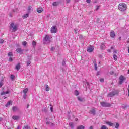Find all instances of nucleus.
I'll list each match as a JSON object with an SVG mask.
<instances>
[{"instance_id":"obj_1","label":"nucleus","mask_w":129,"mask_h":129,"mask_svg":"<svg viewBox=\"0 0 129 129\" xmlns=\"http://www.w3.org/2000/svg\"><path fill=\"white\" fill-rule=\"evenodd\" d=\"M51 39H52V36L51 35H45V37L43 40V44L46 45L47 44L50 43L51 42Z\"/></svg>"},{"instance_id":"obj_2","label":"nucleus","mask_w":129,"mask_h":129,"mask_svg":"<svg viewBox=\"0 0 129 129\" xmlns=\"http://www.w3.org/2000/svg\"><path fill=\"white\" fill-rule=\"evenodd\" d=\"M118 9L121 12H125V11H126V9H127V6L125 3H120L118 5Z\"/></svg>"},{"instance_id":"obj_3","label":"nucleus","mask_w":129,"mask_h":129,"mask_svg":"<svg viewBox=\"0 0 129 129\" xmlns=\"http://www.w3.org/2000/svg\"><path fill=\"white\" fill-rule=\"evenodd\" d=\"M10 29H12V32H16L19 28V26L17 24H15L14 23H11L10 25Z\"/></svg>"},{"instance_id":"obj_4","label":"nucleus","mask_w":129,"mask_h":129,"mask_svg":"<svg viewBox=\"0 0 129 129\" xmlns=\"http://www.w3.org/2000/svg\"><path fill=\"white\" fill-rule=\"evenodd\" d=\"M100 104L102 105V106H103V107H109L111 106V105H110V103H106L104 102H101Z\"/></svg>"},{"instance_id":"obj_5","label":"nucleus","mask_w":129,"mask_h":129,"mask_svg":"<svg viewBox=\"0 0 129 129\" xmlns=\"http://www.w3.org/2000/svg\"><path fill=\"white\" fill-rule=\"evenodd\" d=\"M94 50V47L93 46H88L87 48V51L88 52V53H91L93 52V50Z\"/></svg>"},{"instance_id":"obj_6","label":"nucleus","mask_w":129,"mask_h":129,"mask_svg":"<svg viewBox=\"0 0 129 129\" xmlns=\"http://www.w3.org/2000/svg\"><path fill=\"white\" fill-rule=\"evenodd\" d=\"M51 32L54 34L57 33V27L56 26H53L51 28Z\"/></svg>"},{"instance_id":"obj_7","label":"nucleus","mask_w":129,"mask_h":129,"mask_svg":"<svg viewBox=\"0 0 129 129\" xmlns=\"http://www.w3.org/2000/svg\"><path fill=\"white\" fill-rule=\"evenodd\" d=\"M29 91V89L28 88H25L24 90H23V97L24 99H26V97H27V92Z\"/></svg>"},{"instance_id":"obj_8","label":"nucleus","mask_w":129,"mask_h":129,"mask_svg":"<svg viewBox=\"0 0 129 129\" xmlns=\"http://www.w3.org/2000/svg\"><path fill=\"white\" fill-rule=\"evenodd\" d=\"M126 78H125L123 76H120L119 77V83L120 84H122V82L126 80Z\"/></svg>"},{"instance_id":"obj_9","label":"nucleus","mask_w":129,"mask_h":129,"mask_svg":"<svg viewBox=\"0 0 129 129\" xmlns=\"http://www.w3.org/2000/svg\"><path fill=\"white\" fill-rule=\"evenodd\" d=\"M96 112V111L94 108L92 109L91 110L89 111V113H90V114H92L93 115H95Z\"/></svg>"},{"instance_id":"obj_10","label":"nucleus","mask_w":129,"mask_h":129,"mask_svg":"<svg viewBox=\"0 0 129 129\" xmlns=\"http://www.w3.org/2000/svg\"><path fill=\"white\" fill-rule=\"evenodd\" d=\"M24 51V50H23L21 48H17L16 49V52L17 53H19V54H23V52Z\"/></svg>"},{"instance_id":"obj_11","label":"nucleus","mask_w":129,"mask_h":129,"mask_svg":"<svg viewBox=\"0 0 129 129\" xmlns=\"http://www.w3.org/2000/svg\"><path fill=\"white\" fill-rule=\"evenodd\" d=\"M115 94H116V93L115 91L110 93L109 94H108V97H112V96H114Z\"/></svg>"},{"instance_id":"obj_12","label":"nucleus","mask_w":129,"mask_h":129,"mask_svg":"<svg viewBox=\"0 0 129 129\" xmlns=\"http://www.w3.org/2000/svg\"><path fill=\"white\" fill-rule=\"evenodd\" d=\"M12 110L13 111H14V112H16V111H18V110H19V108H18V107L17 106H13L12 107Z\"/></svg>"},{"instance_id":"obj_13","label":"nucleus","mask_w":129,"mask_h":129,"mask_svg":"<svg viewBox=\"0 0 129 129\" xmlns=\"http://www.w3.org/2000/svg\"><path fill=\"white\" fill-rule=\"evenodd\" d=\"M66 68V63H65V62L63 61L62 62V68H61V70L64 71V70H65Z\"/></svg>"},{"instance_id":"obj_14","label":"nucleus","mask_w":129,"mask_h":129,"mask_svg":"<svg viewBox=\"0 0 129 129\" xmlns=\"http://www.w3.org/2000/svg\"><path fill=\"white\" fill-rule=\"evenodd\" d=\"M12 118L14 120H18V119H20V116L14 115V116H13Z\"/></svg>"},{"instance_id":"obj_15","label":"nucleus","mask_w":129,"mask_h":129,"mask_svg":"<svg viewBox=\"0 0 129 129\" xmlns=\"http://www.w3.org/2000/svg\"><path fill=\"white\" fill-rule=\"evenodd\" d=\"M110 36L111 38H114V37H115V33H114V31H111L110 33Z\"/></svg>"},{"instance_id":"obj_16","label":"nucleus","mask_w":129,"mask_h":129,"mask_svg":"<svg viewBox=\"0 0 129 129\" xmlns=\"http://www.w3.org/2000/svg\"><path fill=\"white\" fill-rule=\"evenodd\" d=\"M10 93V91H7L6 92H2L1 93V95H6V94H9Z\"/></svg>"},{"instance_id":"obj_17","label":"nucleus","mask_w":129,"mask_h":129,"mask_svg":"<svg viewBox=\"0 0 129 129\" xmlns=\"http://www.w3.org/2000/svg\"><path fill=\"white\" fill-rule=\"evenodd\" d=\"M20 68H21V66L20 65V63H18L17 65L16 66L15 69H16L17 71H19Z\"/></svg>"},{"instance_id":"obj_18","label":"nucleus","mask_w":129,"mask_h":129,"mask_svg":"<svg viewBox=\"0 0 129 129\" xmlns=\"http://www.w3.org/2000/svg\"><path fill=\"white\" fill-rule=\"evenodd\" d=\"M12 105V101H9L7 102V103L5 105V106L6 107H8L9 106H10V105Z\"/></svg>"},{"instance_id":"obj_19","label":"nucleus","mask_w":129,"mask_h":129,"mask_svg":"<svg viewBox=\"0 0 129 129\" xmlns=\"http://www.w3.org/2000/svg\"><path fill=\"white\" fill-rule=\"evenodd\" d=\"M28 17H29V13L23 15L22 18L23 19H27Z\"/></svg>"},{"instance_id":"obj_20","label":"nucleus","mask_w":129,"mask_h":129,"mask_svg":"<svg viewBox=\"0 0 129 129\" xmlns=\"http://www.w3.org/2000/svg\"><path fill=\"white\" fill-rule=\"evenodd\" d=\"M45 90L46 91H50V88L49 87V85H45Z\"/></svg>"},{"instance_id":"obj_21","label":"nucleus","mask_w":129,"mask_h":129,"mask_svg":"<svg viewBox=\"0 0 129 129\" xmlns=\"http://www.w3.org/2000/svg\"><path fill=\"white\" fill-rule=\"evenodd\" d=\"M84 128H85V127H84L83 125L78 126L77 128V129H84Z\"/></svg>"},{"instance_id":"obj_22","label":"nucleus","mask_w":129,"mask_h":129,"mask_svg":"<svg viewBox=\"0 0 129 129\" xmlns=\"http://www.w3.org/2000/svg\"><path fill=\"white\" fill-rule=\"evenodd\" d=\"M23 129H31V127L29 125H26L24 126Z\"/></svg>"},{"instance_id":"obj_23","label":"nucleus","mask_w":129,"mask_h":129,"mask_svg":"<svg viewBox=\"0 0 129 129\" xmlns=\"http://www.w3.org/2000/svg\"><path fill=\"white\" fill-rule=\"evenodd\" d=\"M106 124H108V125H110V126H113V123L111 122H107Z\"/></svg>"},{"instance_id":"obj_24","label":"nucleus","mask_w":129,"mask_h":129,"mask_svg":"<svg viewBox=\"0 0 129 129\" xmlns=\"http://www.w3.org/2000/svg\"><path fill=\"white\" fill-rule=\"evenodd\" d=\"M79 93L78 92V91L77 90H75V95H76V96H77L78 95H79Z\"/></svg>"},{"instance_id":"obj_25","label":"nucleus","mask_w":129,"mask_h":129,"mask_svg":"<svg viewBox=\"0 0 129 129\" xmlns=\"http://www.w3.org/2000/svg\"><path fill=\"white\" fill-rule=\"evenodd\" d=\"M113 58L115 61H116V60H117V56L116 54L113 55Z\"/></svg>"},{"instance_id":"obj_26","label":"nucleus","mask_w":129,"mask_h":129,"mask_svg":"<svg viewBox=\"0 0 129 129\" xmlns=\"http://www.w3.org/2000/svg\"><path fill=\"white\" fill-rule=\"evenodd\" d=\"M4 85V81H1L0 82V88Z\"/></svg>"},{"instance_id":"obj_27","label":"nucleus","mask_w":129,"mask_h":129,"mask_svg":"<svg viewBox=\"0 0 129 129\" xmlns=\"http://www.w3.org/2000/svg\"><path fill=\"white\" fill-rule=\"evenodd\" d=\"M69 125L71 128H73V123L72 122L70 123Z\"/></svg>"},{"instance_id":"obj_28","label":"nucleus","mask_w":129,"mask_h":129,"mask_svg":"<svg viewBox=\"0 0 129 129\" xmlns=\"http://www.w3.org/2000/svg\"><path fill=\"white\" fill-rule=\"evenodd\" d=\"M104 48V44L103 43L102 44V45L100 46V48L101 50H103Z\"/></svg>"},{"instance_id":"obj_29","label":"nucleus","mask_w":129,"mask_h":129,"mask_svg":"<svg viewBox=\"0 0 129 129\" xmlns=\"http://www.w3.org/2000/svg\"><path fill=\"white\" fill-rule=\"evenodd\" d=\"M52 5L54 6H58V3L57 2H53L52 4Z\"/></svg>"},{"instance_id":"obj_30","label":"nucleus","mask_w":129,"mask_h":129,"mask_svg":"<svg viewBox=\"0 0 129 129\" xmlns=\"http://www.w3.org/2000/svg\"><path fill=\"white\" fill-rule=\"evenodd\" d=\"M42 11H43V10H42V9H38L37 10V12L38 13H42Z\"/></svg>"},{"instance_id":"obj_31","label":"nucleus","mask_w":129,"mask_h":129,"mask_svg":"<svg viewBox=\"0 0 129 129\" xmlns=\"http://www.w3.org/2000/svg\"><path fill=\"white\" fill-rule=\"evenodd\" d=\"M101 129H107V127H106V126H105V125H103L101 127Z\"/></svg>"},{"instance_id":"obj_32","label":"nucleus","mask_w":129,"mask_h":129,"mask_svg":"<svg viewBox=\"0 0 129 129\" xmlns=\"http://www.w3.org/2000/svg\"><path fill=\"white\" fill-rule=\"evenodd\" d=\"M8 56H9V57H12V56H13V53H12V52H9V53H8Z\"/></svg>"},{"instance_id":"obj_33","label":"nucleus","mask_w":129,"mask_h":129,"mask_svg":"<svg viewBox=\"0 0 129 129\" xmlns=\"http://www.w3.org/2000/svg\"><path fill=\"white\" fill-rule=\"evenodd\" d=\"M22 45L23 46H26V45H27V42H26V41L23 42H22Z\"/></svg>"},{"instance_id":"obj_34","label":"nucleus","mask_w":129,"mask_h":129,"mask_svg":"<svg viewBox=\"0 0 129 129\" xmlns=\"http://www.w3.org/2000/svg\"><path fill=\"white\" fill-rule=\"evenodd\" d=\"M27 66H30V64H31V61L30 60L28 61L27 62Z\"/></svg>"},{"instance_id":"obj_35","label":"nucleus","mask_w":129,"mask_h":129,"mask_svg":"<svg viewBox=\"0 0 129 129\" xmlns=\"http://www.w3.org/2000/svg\"><path fill=\"white\" fill-rule=\"evenodd\" d=\"M94 66L95 67V70L96 71L97 70V64H94Z\"/></svg>"},{"instance_id":"obj_36","label":"nucleus","mask_w":129,"mask_h":129,"mask_svg":"<svg viewBox=\"0 0 129 129\" xmlns=\"http://www.w3.org/2000/svg\"><path fill=\"white\" fill-rule=\"evenodd\" d=\"M46 124H47V125H49L51 124V122H50V121H47Z\"/></svg>"},{"instance_id":"obj_37","label":"nucleus","mask_w":129,"mask_h":129,"mask_svg":"<svg viewBox=\"0 0 129 129\" xmlns=\"http://www.w3.org/2000/svg\"><path fill=\"white\" fill-rule=\"evenodd\" d=\"M32 45H33V47H35V46H36V42L33 41Z\"/></svg>"},{"instance_id":"obj_38","label":"nucleus","mask_w":129,"mask_h":129,"mask_svg":"<svg viewBox=\"0 0 129 129\" xmlns=\"http://www.w3.org/2000/svg\"><path fill=\"white\" fill-rule=\"evenodd\" d=\"M10 77L12 79H15V76H14V75H11Z\"/></svg>"},{"instance_id":"obj_39","label":"nucleus","mask_w":129,"mask_h":129,"mask_svg":"<svg viewBox=\"0 0 129 129\" xmlns=\"http://www.w3.org/2000/svg\"><path fill=\"white\" fill-rule=\"evenodd\" d=\"M100 81L101 82H104V79H103V78H101V79H100Z\"/></svg>"},{"instance_id":"obj_40","label":"nucleus","mask_w":129,"mask_h":129,"mask_svg":"<svg viewBox=\"0 0 129 129\" xmlns=\"http://www.w3.org/2000/svg\"><path fill=\"white\" fill-rule=\"evenodd\" d=\"M44 112H47V111H48V109H47V108H45L43 110Z\"/></svg>"},{"instance_id":"obj_41","label":"nucleus","mask_w":129,"mask_h":129,"mask_svg":"<svg viewBox=\"0 0 129 129\" xmlns=\"http://www.w3.org/2000/svg\"><path fill=\"white\" fill-rule=\"evenodd\" d=\"M99 21H100V19H99V18H97L96 20V23H99Z\"/></svg>"},{"instance_id":"obj_42","label":"nucleus","mask_w":129,"mask_h":129,"mask_svg":"<svg viewBox=\"0 0 129 129\" xmlns=\"http://www.w3.org/2000/svg\"><path fill=\"white\" fill-rule=\"evenodd\" d=\"M118 126H119V124L118 123H116L115 128H118Z\"/></svg>"},{"instance_id":"obj_43","label":"nucleus","mask_w":129,"mask_h":129,"mask_svg":"<svg viewBox=\"0 0 129 129\" xmlns=\"http://www.w3.org/2000/svg\"><path fill=\"white\" fill-rule=\"evenodd\" d=\"M9 62H12L13 61V58L12 57L9 58Z\"/></svg>"},{"instance_id":"obj_44","label":"nucleus","mask_w":129,"mask_h":129,"mask_svg":"<svg viewBox=\"0 0 129 129\" xmlns=\"http://www.w3.org/2000/svg\"><path fill=\"white\" fill-rule=\"evenodd\" d=\"M78 100H79V101H82V99L79 97H78Z\"/></svg>"},{"instance_id":"obj_45","label":"nucleus","mask_w":129,"mask_h":129,"mask_svg":"<svg viewBox=\"0 0 129 129\" xmlns=\"http://www.w3.org/2000/svg\"><path fill=\"white\" fill-rule=\"evenodd\" d=\"M85 85H86V86H89V83L86 82Z\"/></svg>"},{"instance_id":"obj_46","label":"nucleus","mask_w":129,"mask_h":129,"mask_svg":"<svg viewBox=\"0 0 129 129\" xmlns=\"http://www.w3.org/2000/svg\"><path fill=\"white\" fill-rule=\"evenodd\" d=\"M100 75V71H98L97 72V76H98V75Z\"/></svg>"},{"instance_id":"obj_47","label":"nucleus","mask_w":129,"mask_h":129,"mask_svg":"<svg viewBox=\"0 0 129 129\" xmlns=\"http://www.w3.org/2000/svg\"><path fill=\"white\" fill-rule=\"evenodd\" d=\"M4 43V40L1 39L0 40V44H3Z\"/></svg>"},{"instance_id":"obj_48","label":"nucleus","mask_w":129,"mask_h":129,"mask_svg":"<svg viewBox=\"0 0 129 129\" xmlns=\"http://www.w3.org/2000/svg\"><path fill=\"white\" fill-rule=\"evenodd\" d=\"M86 2L88 3V4H90V2H91V0H86Z\"/></svg>"},{"instance_id":"obj_49","label":"nucleus","mask_w":129,"mask_h":129,"mask_svg":"<svg viewBox=\"0 0 129 129\" xmlns=\"http://www.w3.org/2000/svg\"><path fill=\"white\" fill-rule=\"evenodd\" d=\"M98 10H99V6H97L96 8V11H98Z\"/></svg>"},{"instance_id":"obj_50","label":"nucleus","mask_w":129,"mask_h":129,"mask_svg":"<svg viewBox=\"0 0 129 129\" xmlns=\"http://www.w3.org/2000/svg\"><path fill=\"white\" fill-rule=\"evenodd\" d=\"M94 65H95L96 64V60L94 59L93 61Z\"/></svg>"},{"instance_id":"obj_51","label":"nucleus","mask_w":129,"mask_h":129,"mask_svg":"<svg viewBox=\"0 0 129 129\" xmlns=\"http://www.w3.org/2000/svg\"><path fill=\"white\" fill-rule=\"evenodd\" d=\"M31 9H32V7L31 6H29L28 7V11H31Z\"/></svg>"},{"instance_id":"obj_52","label":"nucleus","mask_w":129,"mask_h":129,"mask_svg":"<svg viewBox=\"0 0 129 129\" xmlns=\"http://www.w3.org/2000/svg\"><path fill=\"white\" fill-rule=\"evenodd\" d=\"M54 50H55V48H54V47L51 48V51H54Z\"/></svg>"},{"instance_id":"obj_53","label":"nucleus","mask_w":129,"mask_h":129,"mask_svg":"<svg viewBox=\"0 0 129 129\" xmlns=\"http://www.w3.org/2000/svg\"><path fill=\"white\" fill-rule=\"evenodd\" d=\"M67 4H69L70 3V0H66Z\"/></svg>"},{"instance_id":"obj_54","label":"nucleus","mask_w":129,"mask_h":129,"mask_svg":"<svg viewBox=\"0 0 129 129\" xmlns=\"http://www.w3.org/2000/svg\"><path fill=\"white\" fill-rule=\"evenodd\" d=\"M77 31V29H74L75 34H77V32H76Z\"/></svg>"},{"instance_id":"obj_55","label":"nucleus","mask_w":129,"mask_h":129,"mask_svg":"<svg viewBox=\"0 0 129 129\" xmlns=\"http://www.w3.org/2000/svg\"><path fill=\"white\" fill-rule=\"evenodd\" d=\"M50 110H51V112H53V107H50Z\"/></svg>"},{"instance_id":"obj_56","label":"nucleus","mask_w":129,"mask_h":129,"mask_svg":"<svg viewBox=\"0 0 129 129\" xmlns=\"http://www.w3.org/2000/svg\"><path fill=\"white\" fill-rule=\"evenodd\" d=\"M18 11V9L15 8L14 10H13V12H17Z\"/></svg>"},{"instance_id":"obj_57","label":"nucleus","mask_w":129,"mask_h":129,"mask_svg":"<svg viewBox=\"0 0 129 129\" xmlns=\"http://www.w3.org/2000/svg\"><path fill=\"white\" fill-rule=\"evenodd\" d=\"M113 53H114V54H116V53H117V52L116 51V50H114L113 51Z\"/></svg>"},{"instance_id":"obj_58","label":"nucleus","mask_w":129,"mask_h":129,"mask_svg":"<svg viewBox=\"0 0 129 129\" xmlns=\"http://www.w3.org/2000/svg\"><path fill=\"white\" fill-rule=\"evenodd\" d=\"M126 107H127V106H123L122 108H126Z\"/></svg>"},{"instance_id":"obj_59","label":"nucleus","mask_w":129,"mask_h":129,"mask_svg":"<svg viewBox=\"0 0 129 129\" xmlns=\"http://www.w3.org/2000/svg\"><path fill=\"white\" fill-rule=\"evenodd\" d=\"M110 74H111V75L113 74V72H110Z\"/></svg>"},{"instance_id":"obj_60","label":"nucleus","mask_w":129,"mask_h":129,"mask_svg":"<svg viewBox=\"0 0 129 129\" xmlns=\"http://www.w3.org/2000/svg\"><path fill=\"white\" fill-rule=\"evenodd\" d=\"M89 128H90V129H93V127L91 126Z\"/></svg>"},{"instance_id":"obj_61","label":"nucleus","mask_w":129,"mask_h":129,"mask_svg":"<svg viewBox=\"0 0 129 129\" xmlns=\"http://www.w3.org/2000/svg\"><path fill=\"white\" fill-rule=\"evenodd\" d=\"M16 129H20V125H18V126H17V128Z\"/></svg>"},{"instance_id":"obj_62","label":"nucleus","mask_w":129,"mask_h":129,"mask_svg":"<svg viewBox=\"0 0 129 129\" xmlns=\"http://www.w3.org/2000/svg\"><path fill=\"white\" fill-rule=\"evenodd\" d=\"M28 59L29 60H31V57L28 56Z\"/></svg>"},{"instance_id":"obj_63","label":"nucleus","mask_w":129,"mask_h":129,"mask_svg":"<svg viewBox=\"0 0 129 129\" xmlns=\"http://www.w3.org/2000/svg\"><path fill=\"white\" fill-rule=\"evenodd\" d=\"M80 38H82L83 36H82V35H80Z\"/></svg>"},{"instance_id":"obj_64","label":"nucleus","mask_w":129,"mask_h":129,"mask_svg":"<svg viewBox=\"0 0 129 129\" xmlns=\"http://www.w3.org/2000/svg\"><path fill=\"white\" fill-rule=\"evenodd\" d=\"M128 53H129V46L128 47Z\"/></svg>"}]
</instances>
